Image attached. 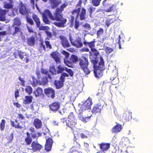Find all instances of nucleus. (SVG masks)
Masks as SVG:
<instances>
[{"label":"nucleus","instance_id":"nucleus-1","mask_svg":"<svg viewBox=\"0 0 153 153\" xmlns=\"http://www.w3.org/2000/svg\"><path fill=\"white\" fill-rule=\"evenodd\" d=\"M68 5V3H63L60 7L55 9V11L53 15L51 12L48 9L45 10L42 14L43 22L46 24H49V21L47 16L52 21H56L58 22H55L53 23L54 25L58 27H64L67 22V19L63 17L62 13L64 10V9Z\"/></svg>","mask_w":153,"mask_h":153},{"label":"nucleus","instance_id":"nucleus-2","mask_svg":"<svg viewBox=\"0 0 153 153\" xmlns=\"http://www.w3.org/2000/svg\"><path fill=\"white\" fill-rule=\"evenodd\" d=\"M91 62L93 64L94 73L95 77L98 78L101 77L103 75V71L105 69L103 58L100 56V61L98 62L97 58H95L94 59L91 60Z\"/></svg>","mask_w":153,"mask_h":153},{"label":"nucleus","instance_id":"nucleus-3","mask_svg":"<svg viewBox=\"0 0 153 153\" xmlns=\"http://www.w3.org/2000/svg\"><path fill=\"white\" fill-rule=\"evenodd\" d=\"M30 133L28 132L26 133L27 137H25V144L27 145H30L32 141V138L37 139L39 137L42 136L41 133L40 132H36L35 128L33 127H30L28 129Z\"/></svg>","mask_w":153,"mask_h":153},{"label":"nucleus","instance_id":"nucleus-4","mask_svg":"<svg viewBox=\"0 0 153 153\" xmlns=\"http://www.w3.org/2000/svg\"><path fill=\"white\" fill-rule=\"evenodd\" d=\"M78 62L80 68L84 72L85 75L90 73V71L88 68L89 62L88 58L84 56H82L81 58H79Z\"/></svg>","mask_w":153,"mask_h":153},{"label":"nucleus","instance_id":"nucleus-5","mask_svg":"<svg viewBox=\"0 0 153 153\" xmlns=\"http://www.w3.org/2000/svg\"><path fill=\"white\" fill-rule=\"evenodd\" d=\"M66 126L72 131H73L76 128L77 121L73 112L70 113L68 117V120L66 121Z\"/></svg>","mask_w":153,"mask_h":153},{"label":"nucleus","instance_id":"nucleus-6","mask_svg":"<svg viewBox=\"0 0 153 153\" xmlns=\"http://www.w3.org/2000/svg\"><path fill=\"white\" fill-rule=\"evenodd\" d=\"M66 67L62 65H59L56 68L54 66L51 67L50 71L53 74L56 75L62 73L65 71Z\"/></svg>","mask_w":153,"mask_h":153},{"label":"nucleus","instance_id":"nucleus-7","mask_svg":"<svg viewBox=\"0 0 153 153\" xmlns=\"http://www.w3.org/2000/svg\"><path fill=\"white\" fill-rule=\"evenodd\" d=\"M79 58L76 55L72 54L69 60L66 59H64V63L68 67L73 68V64L79 61Z\"/></svg>","mask_w":153,"mask_h":153},{"label":"nucleus","instance_id":"nucleus-8","mask_svg":"<svg viewBox=\"0 0 153 153\" xmlns=\"http://www.w3.org/2000/svg\"><path fill=\"white\" fill-rule=\"evenodd\" d=\"M18 8L20 14L23 16L28 15L29 12V9L26 4L21 2L19 4Z\"/></svg>","mask_w":153,"mask_h":153},{"label":"nucleus","instance_id":"nucleus-9","mask_svg":"<svg viewBox=\"0 0 153 153\" xmlns=\"http://www.w3.org/2000/svg\"><path fill=\"white\" fill-rule=\"evenodd\" d=\"M74 137V146L71 148L70 150L72 151H78L77 150L80 148L81 146L80 144L76 140H79V135L78 134H75Z\"/></svg>","mask_w":153,"mask_h":153},{"label":"nucleus","instance_id":"nucleus-10","mask_svg":"<svg viewBox=\"0 0 153 153\" xmlns=\"http://www.w3.org/2000/svg\"><path fill=\"white\" fill-rule=\"evenodd\" d=\"M70 40L71 45L77 48H80L83 46V43L82 42L81 38L80 37H78L74 40L70 38Z\"/></svg>","mask_w":153,"mask_h":153},{"label":"nucleus","instance_id":"nucleus-11","mask_svg":"<svg viewBox=\"0 0 153 153\" xmlns=\"http://www.w3.org/2000/svg\"><path fill=\"white\" fill-rule=\"evenodd\" d=\"M33 19L36 23L37 27L39 28V30H44L46 29V27L45 26H41V23L39 18L38 16L35 14L32 15Z\"/></svg>","mask_w":153,"mask_h":153},{"label":"nucleus","instance_id":"nucleus-12","mask_svg":"<svg viewBox=\"0 0 153 153\" xmlns=\"http://www.w3.org/2000/svg\"><path fill=\"white\" fill-rule=\"evenodd\" d=\"M46 143L45 145V149L47 152L50 151L52 149L53 141L52 138L45 137Z\"/></svg>","mask_w":153,"mask_h":153},{"label":"nucleus","instance_id":"nucleus-13","mask_svg":"<svg viewBox=\"0 0 153 153\" xmlns=\"http://www.w3.org/2000/svg\"><path fill=\"white\" fill-rule=\"evenodd\" d=\"M93 102L91 98L89 97L83 103L81 107L82 110H85L91 109V107Z\"/></svg>","mask_w":153,"mask_h":153},{"label":"nucleus","instance_id":"nucleus-14","mask_svg":"<svg viewBox=\"0 0 153 153\" xmlns=\"http://www.w3.org/2000/svg\"><path fill=\"white\" fill-rule=\"evenodd\" d=\"M31 144V148H28L29 149L32 150L33 152L39 151L42 148V146L37 141H32Z\"/></svg>","mask_w":153,"mask_h":153},{"label":"nucleus","instance_id":"nucleus-15","mask_svg":"<svg viewBox=\"0 0 153 153\" xmlns=\"http://www.w3.org/2000/svg\"><path fill=\"white\" fill-rule=\"evenodd\" d=\"M61 40V44L64 48H68L71 45L68 40L63 35H60L59 36Z\"/></svg>","mask_w":153,"mask_h":153},{"label":"nucleus","instance_id":"nucleus-16","mask_svg":"<svg viewBox=\"0 0 153 153\" xmlns=\"http://www.w3.org/2000/svg\"><path fill=\"white\" fill-rule=\"evenodd\" d=\"M45 94L48 97L53 99L55 97L54 90L51 88H48L44 89Z\"/></svg>","mask_w":153,"mask_h":153},{"label":"nucleus","instance_id":"nucleus-17","mask_svg":"<svg viewBox=\"0 0 153 153\" xmlns=\"http://www.w3.org/2000/svg\"><path fill=\"white\" fill-rule=\"evenodd\" d=\"M45 43L46 47L44 44L43 41H41L40 43V47L41 48L42 50L46 51V48L49 50H50L52 49V46L50 43V42L48 41L45 40Z\"/></svg>","mask_w":153,"mask_h":153},{"label":"nucleus","instance_id":"nucleus-18","mask_svg":"<svg viewBox=\"0 0 153 153\" xmlns=\"http://www.w3.org/2000/svg\"><path fill=\"white\" fill-rule=\"evenodd\" d=\"M59 55L60 54L56 51L52 52L50 54V55L52 58L55 61L57 64L61 63Z\"/></svg>","mask_w":153,"mask_h":153},{"label":"nucleus","instance_id":"nucleus-19","mask_svg":"<svg viewBox=\"0 0 153 153\" xmlns=\"http://www.w3.org/2000/svg\"><path fill=\"white\" fill-rule=\"evenodd\" d=\"M103 106L100 104H97L94 105L91 111L93 114L97 113H100L102 109L103 108Z\"/></svg>","mask_w":153,"mask_h":153},{"label":"nucleus","instance_id":"nucleus-20","mask_svg":"<svg viewBox=\"0 0 153 153\" xmlns=\"http://www.w3.org/2000/svg\"><path fill=\"white\" fill-rule=\"evenodd\" d=\"M98 146L101 150L104 152L107 151L110 148V144L108 143L102 142L99 144Z\"/></svg>","mask_w":153,"mask_h":153},{"label":"nucleus","instance_id":"nucleus-21","mask_svg":"<svg viewBox=\"0 0 153 153\" xmlns=\"http://www.w3.org/2000/svg\"><path fill=\"white\" fill-rule=\"evenodd\" d=\"M9 2L4 1L3 2V7L6 9H12L13 8L14 2L13 0H8Z\"/></svg>","mask_w":153,"mask_h":153},{"label":"nucleus","instance_id":"nucleus-22","mask_svg":"<svg viewBox=\"0 0 153 153\" xmlns=\"http://www.w3.org/2000/svg\"><path fill=\"white\" fill-rule=\"evenodd\" d=\"M49 107L51 111H56L60 108V103L58 102H54L49 105Z\"/></svg>","mask_w":153,"mask_h":153},{"label":"nucleus","instance_id":"nucleus-23","mask_svg":"<svg viewBox=\"0 0 153 153\" xmlns=\"http://www.w3.org/2000/svg\"><path fill=\"white\" fill-rule=\"evenodd\" d=\"M50 4L51 5L52 9L56 8H59L58 7L59 4L62 3V1L60 0H49Z\"/></svg>","mask_w":153,"mask_h":153},{"label":"nucleus","instance_id":"nucleus-24","mask_svg":"<svg viewBox=\"0 0 153 153\" xmlns=\"http://www.w3.org/2000/svg\"><path fill=\"white\" fill-rule=\"evenodd\" d=\"M33 124L36 129H40L42 127V122L38 118H36L34 120Z\"/></svg>","mask_w":153,"mask_h":153},{"label":"nucleus","instance_id":"nucleus-25","mask_svg":"<svg viewBox=\"0 0 153 153\" xmlns=\"http://www.w3.org/2000/svg\"><path fill=\"white\" fill-rule=\"evenodd\" d=\"M7 12L5 9L0 8V21H4L6 20V15Z\"/></svg>","mask_w":153,"mask_h":153},{"label":"nucleus","instance_id":"nucleus-26","mask_svg":"<svg viewBox=\"0 0 153 153\" xmlns=\"http://www.w3.org/2000/svg\"><path fill=\"white\" fill-rule=\"evenodd\" d=\"M95 39H94L92 41L90 42H87L86 41H84L83 42V43L85 46H88L91 50V49L94 48L95 47Z\"/></svg>","mask_w":153,"mask_h":153},{"label":"nucleus","instance_id":"nucleus-27","mask_svg":"<svg viewBox=\"0 0 153 153\" xmlns=\"http://www.w3.org/2000/svg\"><path fill=\"white\" fill-rule=\"evenodd\" d=\"M35 37L31 36L27 38V43L28 45L32 46L35 45Z\"/></svg>","mask_w":153,"mask_h":153},{"label":"nucleus","instance_id":"nucleus-28","mask_svg":"<svg viewBox=\"0 0 153 153\" xmlns=\"http://www.w3.org/2000/svg\"><path fill=\"white\" fill-rule=\"evenodd\" d=\"M86 10L84 7L81 8V10L79 13V16L80 20H85V19Z\"/></svg>","mask_w":153,"mask_h":153},{"label":"nucleus","instance_id":"nucleus-29","mask_svg":"<svg viewBox=\"0 0 153 153\" xmlns=\"http://www.w3.org/2000/svg\"><path fill=\"white\" fill-rule=\"evenodd\" d=\"M123 118L126 121L129 120L131 119V113L128 111H126L123 113Z\"/></svg>","mask_w":153,"mask_h":153},{"label":"nucleus","instance_id":"nucleus-30","mask_svg":"<svg viewBox=\"0 0 153 153\" xmlns=\"http://www.w3.org/2000/svg\"><path fill=\"white\" fill-rule=\"evenodd\" d=\"M76 134H79V138L80 136L82 138L84 139L88 137L90 135V132L88 131L85 130L80 134L79 133H78V132H77Z\"/></svg>","mask_w":153,"mask_h":153},{"label":"nucleus","instance_id":"nucleus-31","mask_svg":"<svg viewBox=\"0 0 153 153\" xmlns=\"http://www.w3.org/2000/svg\"><path fill=\"white\" fill-rule=\"evenodd\" d=\"M122 128L121 125L117 124L114 126L111 129L113 133H117L120 131Z\"/></svg>","mask_w":153,"mask_h":153},{"label":"nucleus","instance_id":"nucleus-32","mask_svg":"<svg viewBox=\"0 0 153 153\" xmlns=\"http://www.w3.org/2000/svg\"><path fill=\"white\" fill-rule=\"evenodd\" d=\"M34 93L36 97L40 96L43 94V90L40 87H38Z\"/></svg>","mask_w":153,"mask_h":153},{"label":"nucleus","instance_id":"nucleus-33","mask_svg":"<svg viewBox=\"0 0 153 153\" xmlns=\"http://www.w3.org/2000/svg\"><path fill=\"white\" fill-rule=\"evenodd\" d=\"M54 84L56 88L59 89L63 86L64 83L59 80H55L54 82Z\"/></svg>","mask_w":153,"mask_h":153},{"label":"nucleus","instance_id":"nucleus-34","mask_svg":"<svg viewBox=\"0 0 153 153\" xmlns=\"http://www.w3.org/2000/svg\"><path fill=\"white\" fill-rule=\"evenodd\" d=\"M15 122L17 123V124H15L13 121H11V123L12 126L15 127V128L21 129L22 128V127L19 125V123L18 122V121L17 120H15Z\"/></svg>","mask_w":153,"mask_h":153},{"label":"nucleus","instance_id":"nucleus-35","mask_svg":"<svg viewBox=\"0 0 153 153\" xmlns=\"http://www.w3.org/2000/svg\"><path fill=\"white\" fill-rule=\"evenodd\" d=\"M33 97L32 96H26L24 100V103L25 104H29L32 102Z\"/></svg>","mask_w":153,"mask_h":153},{"label":"nucleus","instance_id":"nucleus-36","mask_svg":"<svg viewBox=\"0 0 153 153\" xmlns=\"http://www.w3.org/2000/svg\"><path fill=\"white\" fill-rule=\"evenodd\" d=\"M117 9V8L116 5L115 4H112L111 6L109 8L105 10V11L107 12H114L116 11Z\"/></svg>","mask_w":153,"mask_h":153},{"label":"nucleus","instance_id":"nucleus-37","mask_svg":"<svg viewBox=\"0 0 153 153\" xmlns=\"http://www.w3.org/2000/svg\"><path fill=\"white\" fill-rule=\"evenodd\" d=\"M81 7H79L77 9H74L71 11V13L73 15H74L75 14H76V19L78 18L79 16V13H80L81 10Z\"/></svg>","mask_w":153,"mask_h":153},{"label":"nucleus","instance_id":"nucleus-38","mask_svg":"<svg viewBox=\"0 0 153 153\" xmlns=\"http://www.w3.org/2000/svg\"><path fill=\"white\" fill-rule=\"evenodd\" d=\"M40 84L41 85H46L48 82V77L46 76L43 77L40 80H39Z\"/></svg>","mask_w":153,"mask_h":153},{"label":"nucleus","instance_id":"nucleus-39","mask_svg":"<svg viewBox=\"0 0 153 153\" xmlns=\"http://www.w3.org/2000/svg\"><path fill=\"white\" fill-rule=\"evenodd\" d=\"M41 72L42 74L45 75H47L48 77L50 79H52V78L51 75L48 73V71L47 70L43 68H41Z\"/></svg>","mask_w":153,"mask_h":153},{"label":"nucleus","instance_id":"nucleus-40","mask_svg":"<svg viewBox=\"0 0 153 153\" xmlns=\"http://www.w3.org/2000/svg\"><path fill=\"white\" fill-rule=\"evenodd\" d=\"M13 24L18 26H20L21 22L19 18L16 17L13 19Z\"/></svg>","mask_w":153,"mask_h":153},{"label":"nucleus","instance_id":"nucleus-41","mask_svg":"<svg viewBox=\"0 0 153 153\" xmlns=\"http://www.w3.org/2000/svg\"><path fill=\"white\" fill-rule=\"evenodd\" d=\"M114 21V20L112 18H108L105 21V25L107 26V27H108Z\"/></svg>","mask_w":153,"mask_h":153},{"label":"nucleus","instance_id":"nucleus-42","mask_svg":"<svg viewBox=\"0 0 153 153\" xmlns=\"http://www.w3.org/2000/svg\"><path fill=\"white\" fill-rule=\"evenodd\" d=\"M91 52H89L90 53H92L93 55L96 56H97L100 54L99 52L95 48L91 49Z\"/></svg>","mask_w":153,"mask_h":153},{"label":"nucleus","instance_id":"nucleus-43","mask_svg":"<svg viewBox=\"0 0 153 153\" xmlns=\"http://www.w3.org/2000/svg\"><path fill=\"white\" fill-rule=\"evenodd\" d=\"M14 28V31L13 32H10V33L13 36H15L17 33L21 31V29L15 26Z\"/></svg>","mask_w":153,"mask_h":153},{"label":"nucleus","instance_id":"nucleus-44","mask_svg":"<svg viewBox=\"0 0 153 153\" xmlns=\"http://www.w3.org/2000/svg\"><path fill=\"white\" fill-rule=\"evenodd\" d=\"M5 120L4 119L1 120V122L0 124V128L1 131H3L4 130L5 128Z\"/></svg>","mask_w":153,"mask_h":153},{"label":"nucleus","instance_id":"nucleus-45","mask_svg":"<svg viewBox=\"0 0 153 153\" xmlns=\"http://www.w3.org/2000/svg\"><path fill=\"white\" fill-rule=\"evenodd\" d=\"M13 133H11L10 134L7 135L6 137L9 143H10L13 140Z\"/></svg>","mask_w":153,"mask_h":153},{"label":"nucleus","instance_id":"nucleus-46","mask_svg":"<svg viewBox=\"0 0 153 153\" xmlns=\"http://www.w3.org/2000/svg\"><path fill=\"white\" fill-rule=\"evenodd\" d=\"M25 91L28 94L30 95L32 93V89L30 86H27L25 89Z\"/></svg>","mask_w":153,"mask_h":153},{"label":"nucleus","instance_id":"nucleus-47","mask_svg":"<svg viewBox=\"0 0 153 153\" xmlns=\"http://www.w3.org/2000/svg\"><path fill=\"white\" fill-rule=\"evenodd\" d=\"M104 33L103 29L101 27L99 28L97 32V37L100 36Z\"/></svg>","mask_w":153,"mask_h":153},{"label":"nucleus","instance_id":"nucleus-48","mask_svg":"<svg viewBox=\"0 0 153 153\" xmlns=\"http://www.w3.org/2000/svg\"><path fill=\"white\" fill-rule=\"evenodd\" d=\"M70 19L69 20V22L70 24V27H72L74 25V17L73 16H70Z\"/></svg>","mask_w":153,"mask_h":153},{"label":"nucleus","instance_id":"nucleus-49","mask_svg":"<svg viewBox=\"0 0 153 153\" xmlns=\"http://www.w3.org/2000/svg\"><path fill=\"white\" fill-rule=\"evenodd\" d=\"M33 79V83L32 85L33 87L36 86L38 83V82L37 79L33 76L32 77Z\"/></svg>","mask_w":153,"mask_h":153},{"label":"nucleus","instance_id":"nucleus-50","mask_svg":"<svg viewBox=\"0 0 153 153\" xmlns=\"http://www.w3.org/2000/svg\"><path fill=\"white\" fill-rule=\"evenodd\" d=\"M27 22L31 25L34 24V22L32 19L30 17H29L28 16L26 17Z\"/></svg>","mask_w":153,"mask_h":153},{"label":"nucleus","instance_id":"nucleus-51","mask_svg":"<svg viewBox=\"0 0 153 153\" xmlns=\"http://www.w3.org/2000/svg\"><path fill=\"white\" fill-rule=\"evenodd\" d=\"M121 142L123 144L126 146L128 142V140L127 138L123 137L122 138Z\"/></svg>","mask_w":153,"mask_h":153},{"label":"nucleus","instance_id":"nucleus-52","mask_svg":"<svg viewBox=\"0 0 153 153\" xmlns=\"http://www.w3.org/2000/svg\"><path fill=\"white\" fill-rule=\"evenodd\" d=\"M95 8L93 7L92 6H90L89 7L88 9V10L90 13V16H91L93 12L95 11Z\"/></svg>","mask_w":153,"mask_h":153},{"label":"nucleus","instance_id":"nucleus-53","mask_svg":"<svg viewBox=\"0 0 153 153\" xmlns=\"http://www.w3.org/2000/svg\"><path fill=\"white\" fill-rule=\"evenodd\" d=\"M65 71H66L68 72L71 76H73L74 75V73L72 70L70 69H68L66 67V68L65 69Z\"/></svg>","mask_w":153,"mask_h":153},{"label":"nucleus","instance_id":"nucleus-54","mask_svg":"<svg viewBox=\"0 0 153 153\" xmlns=\"http://www.w3.org/2000/svg\"><path fill=\"white\" fill-rule=\"evenodd\" d=\"M100 0H92V3L93 5L96 6H98L100 2Z\"/></svg>","mask_w":153,"mask_h":153},{"label":"nucleus","instance_id":"nucleus-55","mask_svg":"<svg viewBox=\"0 0 153 153\" xmlns=\"http://www.w3.org/2000/svg\"><path fill=\"white\" fill-rule=\"evenodd\" d=\"M82 26L88 30H90L91 28L90 25L88 23H85Z\"/></svg>","mask_w":153,"mask_h":153},{"label":"nucleus","instance_id":"nucleus-56","mask_svg":"<svg viewBox=\"0 0 153 153\" xmlns=\"http://www.w3.org/2000/svg\"><path fill=\"white\" fill-rule=\"evenodd\" d=\"M113 51V49L111 48L108 47H106L105 48V52L109 54L112 52Z\"/></svg>","mask_w":153,"mask_h":153},{"label":"nucleus","instance_id":"nucleus-57","mask_svg":"<svg viewBox=\"0 0 153 153\" xmlns=\"http://www.w3.org/2000/svg\"><path fill=\"white\" fill-rule=\"evenodd\" d=\"M79 26V22L77 20H75L74 25V28L75 29H77Z\"/></svg>","mask_w":153,"mask_h":153},{"label":"nucleus","instance_id":"nucleus-58","mask_svg":"<svg viewBox=\"0 0 153 153\" xmlns=\"http://www.w3.org/2000/svg\"><path fill=\"white\" fill-rule=\"evenodd\" d=\"M62 53L65 56V58H64V59H68L69 56V53L68 52L65 51H63Z\"/></svg>","mask_w":153,"mask_h":153},{"label":"nucleus","instance_id":"nucleus-59","mask_svg":"<svg viewBox=\"0 0 153 153\" xmlns=\"http://www.w3.org/2000/svg\"><path fill=\"white\" fill-rule=\"evenodd\" d=\"M24 53L21 51H19V57L22 60L24 58Z\"/></svg>","mask_w":153,"mask_h":153},{"label":"nucleus","instance_id":"nucleus-60","mask_svg":"<svg viewBox=\"0 0 153 153\" xmlns=\"http://www.w3.org/2000/svg\"><path fill=\"white\" fill-rule=\"evenodd\" d=\"M91 116H88L85 118L82 117L81 119V120L82 121L86 123L87 122V120H88L90 118Z\"/></svg>","mask_w":153,"mask_h":153},{"label":"nucleus","instance_id":"nucleus-61","mask_svg":"<svg viewBox=\"0 0 153 153\" xmlns=\"http://www.w3.org/2000/svg\"><path fill=\"white\" fill-rule=\"evenodd\" d=\"M46 33L47 34V36L50 39L53 36V35L51 33L48 31H46Z\"/></svg>","mask_w":153,"mask_h":153},{"label":"nucleus","instance_id":"nucleus-62","mask_svg":"<svg viewBox=\"0 0 153 153\" xmlns=\"http://www.w3.org/2000/svg\"><path fill=\"white\" fill-rule=\"evenodd\" d=\"M18 115L19 116L18 118L19 120H23L25 119V117L22 114H18Z\"/></svg>","mask_w":153,"mask_h":153},{"label":"nucleus","instance_id":"nucleus-63","mask_svg":"<svg viewBox=\"0 0 153 153\" xmlns=\"http://www.w3.org/2000/svg\"><path fill=\"white\" fill-rule=\"evenodd\" d=\"M36 74L39 79L41 78V74L40 72L39 71H37L36 72Z\"/></svg>","mask_w":153,"mask_h":153},{"label":"nucleus","instance_id":"nucleus-64","mask_svg":"<svg viewBox=\"0 0 153 153\" xmlns=\"http://www.w3.org/2000/svg\"><path fill=\"white\" fill-rule=\"evenodd\" d=\"M19 91L17 89L15 92V96L16 99H17V98L19 96Z\"/></svg>","mask_w":153,"mask_h":153}]
</instances>
